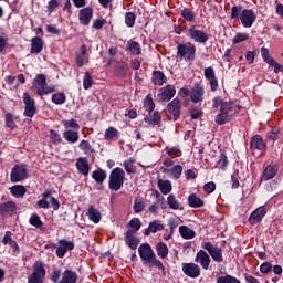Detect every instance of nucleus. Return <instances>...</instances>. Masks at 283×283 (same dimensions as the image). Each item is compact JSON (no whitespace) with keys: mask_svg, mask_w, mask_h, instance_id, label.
I'll return each instance as SVG.
<instances>
[{"mask_svg":"<svg viewBox=\"0 0 283 283\" xmlns=\"http://www.w3.org/2000/svg\"><path fill=\"white\" fill-rule=\"evenodd\" d=\"M212 109H219V114L214 117L217 125H227L240 112V107L233 102L224 101L222 97L217 96L212 99Z\"/></svg>","mask_w":283,"mask_h":283,"instance_id":"1","label":"nucleus"},{"mask_svg":"<svg viewBox=\"0 0 283 283\" xmlns=\"http://www.w3.org/2000/svg\"><path fill=\"white\" fill-rule=\"evenodd\" d=\"M138 254L140 260L144 261V264H149V266H156L159 271H161L163 275H167L165 264H163V261L156 258V253H154V250L151 249V245H149V243H143L142 245H139Z\"/></svg>","mask_w":283,"mask_h":283,"instance_id":"2","label":"nucleus"},{"mask_svg":"<svg viewBox=\"0 0 283 283\" xmlns=\"http://www.w3.org/2000/svg\"><path fill=\"white\" fill-rule=\"evenodd\" d=\"M31 90L36 92L39 96H48V94H54L56 88L52 85L48 86V82L44 74H38L33 80Z\"/></svg>","mask_w":283,"mask_h":283,"instance_id":"3","label":"nucleus"},{"mask_svg":"<svg viewBox=\"0 0 283 283\" xmlns=\"http://www.w3.org/2000/svg\"><path fill=\"white\" fill-rule=\"evenodd\" d=\"M177 59L186 61V63H193L196 61V44L191 42L179 43L177 45Z\"/></svg>","mask_w":283,"mask_h":283,"instance_id":"4","label":"nucleus"},{"mask_svg":"<svg viewBox=\"0 0 283 283\" xmlns=\"http://www.w3.org/2000/svg\"><path fill=\"white\" fill-rule=\"evenodd\" d=\"M125 185V170L120 167L114 168L108 177V189L111 191H120Z\"/></svg>","mask_w":283,"mask_h":283,"instance_id":"5","label":"nucleus"},{"mask_svg":"<svg viewBox=\"0 0 283 283\" xmlns=\"http://www.w3.org/2000/svg\"><path fill=\"white\" fill-rule=\"evenodd\" d=\"M182 114V102H180L179 98H174L171 102H169L166 106V116L168 120H172L176 123V120L180 119V116Z\"/></svg>","mask_w":283,"mask_h":283,"instance_id":"6","label":"nucleus"},{"mask_svg":"<svg viewBox=\"0 0 283 283\" xmlns=\"http://www.w3.org/2000/svg\"><path fill=\"white\" fill-rule=\"evenodd\" d=\"M45 279V266L43 262L36 261L33 265V273L28 277V283H43Z\"/></svg>","mask_w":283,"mask_h":283,"instance_id":"7","label":"nucleus"},{"mask_svg":"<svg viewBox=\"0 0 283 283\" xmlns=\"http://www.w3.org/2000/svg\"><path fill=\"white\" fill-rule=\"evenodd\" d=\"M202 249L208 251L209 255L214 262H218L219 264L224 262V258L222 256V248L214 245L213 243H211V241H208L202 244Z\"/></svg>","mask_w":283,"mask_h":283,"instance_id":"8","label":"nucleus"},{"mask_svg":"<svg viewBox=\"0 0 283 283\" xmlns=\"http://www.w3.org/2000/svg\"><path fill=\"white\" fill-rule=\"evenodd\" d=\"M188 36L195 41V43H201L202 45L209 41V33L196 28V25L188 29Z\"/></svg>","mask_w":283,"mask_h":283,"instance_id":"9","label":"nucleus"},{"mask_svg":"<svg viewBox=\"0 0 283 283\" xmlns=\"http://www.w3.org/2000/svg\"><path fill=\"white\" fill-rule=\"evenodd\" d=\"M27 178L28 168H25V165H14L10 174L11 182H23Z\"/></svg>","mask_w":283,"mask_h":283,"instance_id":"10","label":"nucleus"},{"mask_svg":"<svg viewBox=\"0 0 283 283\" xmlns=\"http://www.w3.org/2000/svg\"><path fill=\"white\" fill-rule=\"evenodd\" d=\"M24 113L28 118H34L36 114V102L30 96V93H23Z\"/></svg>","mask_w":283,"mask_h":283,"instance_id":"11","label":"nucleus"},{"mask_svg":"<svg viewBox=\"0 0 283 283\" xmlns=\"http://www.w3.org/2000/svg\"><path fill=\"white\" fill-rule=\"evenodd\" d=\"M256 20L258 15H255V11H253L252 9H244L241 12L240 21L243 28H252Z\"/></svg>","mask_w":283,"mask_h":283,"instance_id":"12","label":"nucleus"},{"mask_svg":"<svg viewBox=\"0 0 283 283\" xmlns=\"http://www.w3.org/2000/svg\"><path fill=\"white\" fill-rule=\"evenodd\" d=\"M195 262H197V264H200V266L205 271H209V265L211 264V256H209L207 251L200 250L196 254Z\"/></svg>","mask_w":283,"mask_h":283,"instance_id":"13","label":"nucleus"},{"mask_svg":"<svg viewBox=\"0 0 283 283\" xmlns=\"http://www.w3.org/2000/svg\"><path fill=\"white\" fill-rule=\"evenodd\" d=\"M182 273H185L187 277H200V265L196 263H182Z\"/></svg>","mask_w":283,"mask_h":283,"instance_id":"14","label":"nucleus"},{"mask_svg":"<svg viewBox=\"0 0 283 283\" xmlns=\"http://www.w3.org/2000/svg\"><path fill=\"white\" fill-rule=\"evenodd\" d=\"M59 244L60 245L56 248L55 252L57 258H65V253H67V251H73L74 249V242L65 239L59 240Z\"/></svg>","mask_w":283,"mask_h":283,"instance_id":"15","label":"nucleus"},{"mask_svg":"<svg viewBox=\"0 0 283 283\" xmlns=\"http://www.w3.org/2000/svg\"><path fill=\"white\" fill-rule=\"evenodd\" d=\"M205 77L209 81V85L211 87V92L218 91V77H216V70L213 67L208 66L203 71Z\"/></svg>","mask_w":283,"mask_h":283,"instance_id":"16","label":"nucleus"},{"mask_svg":"<svg viewBox=\"0 0 283 283\" xmlns=\"http://www.w3.org/2000/svg\"><path fill=\"white\" fill-rule=\"evenodd\" d=\"M176 96V87L174 85H166L161 87L158 92V98L163 102L171 101Z\"/></svg>","mask_w":283,"mask_h":283,"instance_id":"17","label":"nucleus"},{"mask_svg":"<svg viewBox=\"0 0 283 283\" xmlns=\"http://www.w3.org/2000/svg\"><path fill=\"white\" fill-rule=\"evenodd\" d=\"M75 63L78 67H83L85 63H90V55H87V46L85 44H82L80 53L75 54Z\"/></svg>","mask_w":283,"mask_h":283,"instance_id":"18","label":"nucleus"},{"mask_svg":"<svg viewBox=\"0 0 283 283\" xmlns=\"http://www.w3.org/2000/svg\"><path fill=\"white\" fill-rule=\"evenodd\" d=\"M190 101L192 103H202L205 101V87L200 85L193 86L190 91Z\"/></svg>","mask_w":283,"mask_h":283,"instance_id":"19","label":"nucleus"},{"mask_svg":"<svg viewBox=\"0 0 283 283\" xmlns=\"http://www.w3.org/2000/svg\"><path fill=\"white\" fill-rule=\"evenodd\" d=\"M125 242L126 244H128L129 249H132L133 251L138 249V244H140V239H138V237H136V232L132 231V230H127L125 232Z\"/></svg>","mask_w":283,"mask_h":283,"instance_id":"20","label":"nucleus"},{"mask_svg":"<svg viewBox=\"0 0 283 283\" xmlns=\"http://www.w3.org/2000/svg\"><path fill=\"white\" fill-rule=\"evenodd\" d=\"M250 147L253 150L258 151H266V143H264V138L261 135H254L251 138Z\"/></svg>","mask_w":283,"mask_h":283,"instance_id":"21","label":"nucleus"},{"mask_svg":"<svg viewBox=\"0 0 283 283\" xmlns=\"http://www.w3.org/2000/svg\"><path fill=\"white\" fill-rule=\"evenodd\" d=\"M92 17H94V11L92 10V8L86 7L84 9L80 10V23H82V25H90V21H92Z\"/></svg>","mask_w":283,"mask_h":283,"instance_id":"22","label":"nucleus"},{"mask_svg":"<svg viewBox=\"0 0 283 283\" xmlns=\"http://www.w3.org/2000/svg\"><path fill=\"white\" fill-rule=\"evenodd\" d=\"M264 216H266V209H264V207L256 208L249 218L250 224H258V222H262V218H264Z\"/></svg>","mask_w":283,"mask_h":283,"instance_id":"23","label":"nucleus"},{"mask_svg":"<svg viewBox=\"0 0 283 283\" xmlns=\"http://www.w3.org/2000/svg\"><path fill=\"white\" fill-rule=\"evenodd\" d=\"M0 213L1 216H12V213H17V203H14V201L1 203Z\"/></svg>","mask_w":283,"mask_h":283,"instance_id":"24","label":"nucleus"},{"mask_svg":"<svg viewBox=\"0 0 283 283\" xmlns=\"http://www.w3.org/2000/svg\"><path fill=\"white\" fill-rule=\"evenodd\" d=\"M77 171L82 174L83 176L90 175V163L87 161V158L80 157L75 164Z\"/></svg>","mask_w":283,"mask_h":283,"instance_id":"25","label":"nucleus"},{"mask_svg":"<svg viewBox=\"0 0 283 283\" xmlns=\"http://www.w3.org/2000/svg\"><path fill=\"white\" fill-rule=\"evenodd\" d=\"M43 52V39L34 36L31 39V54H41Z\"/></svg>","mask_w":283,"mask_h":283,"instance_id":"26","label":"nucleus"},{"mask_svg":"<svg viewBox=\"0 0 283 283\" xmlns=\"http://www.w3.org/2000/svg\"><path fill=\"white\" fill-rule=\"evenodd\" d=\"M105 140H108L111 143H116L118 138H120V132L114 127H108L104 133Z\"/></svg>","mask_w":283,"mask_h":283,"instance_id":"27","label":"nucleus"},{"mask_svg":"<svg viewBox=\"0 0 283 283\" xmlns=\"http://www.w3.org/2000/svg\"><path fill=\"white\" fill-rule=\"evenodd\" d=\"M188 205L191 209H200V207H205V201L196 193H191L188 197Z\"/></svg>","mask_w":283,"mask_h":283,"instance_id":"28","label":"nucleus"},{"mask_svg":"<svg viewBox=\"0 0 283 283\" xmlns=\"http://www.w3.org/2000/svg\"><path fill=\"white\" fill-rule=\"evenodd\" d=\"M165 226L160 223V221L155 220L149 223L148 228L145 230V235H150V233H158V231H163Z\"/></svg>","mask_w":283,"mask_h":283,"instance_id":"29","label":"nucleus"},{"mask_svg":"<svg viewBox=\"0 0 283 283\" xmlns=\"http://www.w3.org/2000/svg\"><path fill=\"white\" fill-rule=\"evenodd\" d=\"M87 217L91 222H94V224H98L101 222V211L98 209L94 208V206H90L87 210Z\"/></svg>","mask_w":283,"mask_h":283,"instance_id":"30","label":"nucleus"},{"mask_svg":"<svg viewBox=\"0 0 283 283\" xmlns=\"http://www.w3.org/2000/svg\"><path fill=\"white\" fill-rule=\"evenodd\" d=\"M275 176H277V166L268 165L263 171V180H272Z\"/></svg>","mask_w":283,"mask_h":283,"instance_id":"31","label":"nucleus"},{"mask_svg":"<svg viewBox=\"0 0 283 283\" xmlns=\"http://www.w3.org/2000/svg\"><path fill=\"white\" fill-rule=\"evenodd\" d=\"M10 192L13 198H23L28 193V189L22 185H14L10 188Z\"/></svg>","mask_w":283,"mask_h":283,"instance_id":"32","label":"nucleus"},{"mask_svg":"<svg viewBox=\"0 0 283 283\" xmlns=\"http://www.w3.org/2000/svg\"><path fill=\"white\" fill-rule=\"evenodd\" d=\"M167 205L169 209H172L174 211H182V205H180V201L176 199L175 195H169L167 197Z\"/></svg>","mask_w":283,"mask_h":283,"instance_id":"33","label":"nucleus"},{"mask_svg":"<svg viewBox=\"0 0 283 283\" xmlns=\"http://www.w3.org/2000/svg\"><path fill=\"white\" fill-rule=\"evenodd\" d=\"M92 178L97 182V185H103L105 182V179L107 178V171L98 168L97 170H94L92 172Z\"/></svg>","mask_w":283,"mask_h":283,"instance_id":"34","label":"nucleus"},{"mask_svg":"<svg viewBox=\"0 0 283 283\" xmlns=\"http://www.w3.org/2000/svg\"><path fill=\"white\" fill-rule=\"evenodd\" d=\"M76 280H78V275H76L75 272L66 270L64 271L62 279L59 283H76Z\"/></svg>","mask_w":283,"mask_h":283,"instance_id":"35","label":"nucleus"},{"mask_svg":"<svg viewBox=\"0 0 283 283\" xmlns=\"http://www.w3.org/2000/svg\"><path fill=\"white\" fill-rule=\"evenodd\" d=\"M63 138H64V140H66V143H71L72 145H74V143H78V132L64 130Z\"/></svg>","mask_w":283,"mask_h":283,"instance_id":"36","label":"nucleus"},{"mask_svg":"<svg viewBox=\"0 0 283 283\" xmlns=\"http://www.w3.org/2000/svg\"><path fill=\"white\" fill-rule=\"evenodd\" d=\"M126 50H128V52H130V54H133L134 56H138L142 54L140 44L136 41H128Z\"/></svg>","mask_w":283,"mask_h":283,"instance_id":"37","label":"nucleus"},{"mask_svg":"<svg viewBox=\"0 0 283 283\" xmlns=\"http://www.w3.org/2000/svg\"><path fill=\"white\" fill-rule=\"evenodd\" d=\"M156 252L158 258H160L161 260H165V258L169 255V248L165 242H159L156 244Z\"/></svg>","mask_w":283,"mask_h":283,"instance_id":"38","label":"nucleus"},{"mask_svg":"<svg viewBox=\"0 0 283 283\" xmlns=\"http://www.w3.org/2000/svg\"><path fill=\"white\" fill-rule=\"evenodd\" d=\"M153 83L154 85L163 86L165 83H167V76H165V73L161 71H155L153 73Z\"/></svg>","mask_w":283,"mask_h":283,"instance_id":"39","label":"nucleus"},{"mask_svg":"<svg viewBox=\"0 0 283 283\" xmlns=\"http://www.w3.org/2000/svg\"><path fill=\"white\" fill-rule=\"evenodd\" d=\"M179 233L185 240H193L196 238V231L189 229L187 226L179 227Z\"/></svg>","mask_w":283,"mask_h":283,"instance_id":"40","label":"nucleus"},{"mask_svg":"<svg viewBox=\"0 0 283 283\" xmlns=\"http://www.w3.org/2000/svg\"><path fill=\"white\" fill-rule=\"evenodd\" d=\"M158 188H159V191L164 196H167V193H171V189H172L171 181L159 179L158 180Z\"/></svg>","mask_w":283,"mask_h":283,"instance_id":"41","label":"nucleus"},{"mask_svg":"<svg viewBox=\"0 0 283 283\" xmlns=\"http://www.w3.org/2000/svg\"><path fill=\"white\" fill-rule=\"evenodd\" d=\"M163 120V117L160 116V112L155 111L153 115H150L149 117H145V123H147L148 125H160Z\"/></svg>","mask_w":283,"mask_h":283,"instance_id":"42","label":"nucleus"},{"mask_svg":"<svg viewBox=\"0 0 283 283\" xmlns=\"http://www.w3.org/2000/svg\"><path fill=\"white\" fill-rule=\"evenodd\" d=\"M134 163H136V159H134V157H130L126 160H124L123 167L126 171V174H136L137 169L136 166L134 165Z\"/></svg>","mask_w":283,"mask_h":283,"instance_id":"43","label":"nucleus"},{"mask_svg":"<svg viewBox=\"0 0 283 283\" xmlns=\"http://www.w3.org/2000/svg\"><path fill=\"white\" fill-rule=\"evenodd\" d=\"M62 125L66 130L81 129V125H78V122L74 118L63 119Z\"/></svg>","mask_w":283,"mask_h":283,"instance_id":"44","label":"nucleus"},{"mask_svg":"<svg viewBox=\"0 0 283 283\" xmlns=\"http://www.w3.org/2000/svg\"><path fill=\"white\" fill-rule=\"evenodd\" d=\"M29 223L31 227H35V229H43V221H41V217H39L36 213L31 214Z\"/></svg>","mask_w":283,"mask_h":283,"instance_id":"45","label":"nucleus"},{"mask_svg":"<svg viewBox=\"0 0 283 283\" xmlns=\"http://www.w3.org/2000/svg\"><path fill=\"white\" fill-rule=\"evenodd\" d=\"M49 138L53 143V145H61V143H63V138H61V134H59V132L54 129L50 130Z\"/></svg>","mask_w":283,"mask_h":283,"instance_id":"46","label":"nucleus"},{"mask_svg":"<svg viewBox=\"0 0 283 283\" xmlns=\"http://www.w3.org/2000/svg\"><path fill=\"white\" fill-rule=\"evenodd\" d=\"M217 283H242L238 280V277L232 276L231 274H227L224 276H219L217 279Z\"/></svg>","mask_w":283,"mask_h":283,"instance_id":"47","label":"nucleus"},{"mask_svg":"<svg viewBox=\"0 0 283 283\" xmlns=\"http://www.w3.org/2000/svg\"><path fill=\"white\" fill-rule=\"evenodd\" d=\"M261 56H262L264 63H268L269 65H273L275 59H273L271 56V54L269 53V49L261 48Z\"/></svg>","mask_w":283,"mask_h":283,"instance_id":"48","label":"nucleus"},{"mask_svg":"<svg viewBox=\"0 0 283 283\" xmlns=\"http://www.w3.org/2000/svg\"><path fill=\"white\" fill-rule=\"evenodd\" d=\"M133 209L135 213H143L145 211V200L143 198H136Z\"/></svg>","mask_w":283,"mask_h":283,"instance_id":"49","label":"nucleus"},{"mask_svg":"<svg viewBox=\"0 0 283 283\" xmlns=\"http://www.w3.org/2000/svg\"><path fill=\"white\" fill-rule=\"evenodd\" d=\"M244 41H249V33L239 32L232 39L233 45H238V43H244Z\"/></svg>","mask_w":283,"mask_h":283,"instance_id":"50","label":"nucleus"},{"mask_svg":"<svg viewBox=\"0 0 283 283\" xmlns=\"http://www.w3.org/2000/svg\"><path fill=\"white\" fill-rule=\"evenodd\" d=\"M94 83V80L92 78V74L90 71H86L84 73V78H83V88L84 90H90Z\"/></svg>","mask_w":283,"mask_h":283,"instance_id":"51","label":"nucleus"},{"mask_svg":"<svg viewBox=\"0 0 283 283\" xmlns=\"http://www.w3.org/2000/svg\"><path fill=\"white\" fill-rule=\"evenodd\" d=\"M181 17L185 19V21H188L189 23L196 21V13L189 9H184L181 11Z\"/></svg>","mask_w":283,"mask_h":283,"instance_id":"52","label":"nucleus"},{"mask_svg":"<svg viewBox=\"0 0 283 283\" xmlns=\"http://www.w3.org/2000/svg\"><path fill=\"white\" fill-rule=\"evenodd\" d=\"M128 226L130 227V231L134 233L140 231V227H143V223L140 222V219L134 218L128 222Z\"/></svg>","mask_w":283,"mask_h":283,"instance_id":"53","label":"nucleus"},{"mask_svg":"<svg viewBox=\"0 0 283 283\" xmlns=\"http://www.w3.org/2000/svg\"><path fill=\"white\" fill-rule=\"evenodd\" d=\"M80 149L82 151H84V154H94V147H92L90 145V142L83 139L81 143H80Z\"/></svg>","mask_w":283,"mask_h":283,"instance_id":"54","label":"nucleus"},{"mask_svg":"<svg viewBox=\"0 0 283 283\" xmlns=\"http://www.w3.org/2000/svg\"><path fill=\"white\" fill-rule=\"evenodd\" d=\"M125 23L127 28H134L136 23V15L134 14V12H127L125 14Z\"/></svg>","mask_w":283,"mask_h":283,"instance_id":"55","label":"nucleus"},{"mask_svg":"<svg viewBox=\"0 0 283 283\" xmlns=\"http://www.w3.org/2000/svg\"><path fill=\"white\" fill-rule=\"evenodd\" d=\"M144 107L148 114H151L154 109H156V104L154 103V99H151V97L147 96L146 101L144 102Z\"/></svg>","mask_w":283,"mask_h":283,"instance_id":"56","label":"nucleus"},{"mask_svg":"<svg viewBox=\"0 0 283 283\" xmlns=\"http://www.w3.org/2000/svg\"><path fill=\"white\" fill-rule=\"evenodd\" d=\"M66 97L63 93H55L52 95V103L55 105H63L65 103Z\"/></svg>","mask_w":283,"mask_h":283,"instance_id":"57","label":"nucleus"},{"mask_svg":"<svg viewBox=\"0 0 283 283\" xmlns=\"http://www.w3.org/2000/svg\"><path fill=\"white\" fill-rule=\"evenodd\" d=\"M227 165H229V159L224 153H221L219 160L217 163V167L219 169H227Z\"/></svg>","mask_w":283,"mask_h":283,"instance_id":"58","label":"nucleus"},{"mask_svg":"<svg viewBox=\"0 0 283 283\" xmlns=\"http://www.w3.org/2000/svg\"><path fill=\"white\" fill-rule=\"evenodd\" d=\"M168 171H170V174L175 178V180H178V178H180V176H182V166L176 165Z\"/></svg>","mask_w":283,"mask_h":283,"instance_id":"59","label":"nucleus"},{"mask_svg":"<svg viewBox=\"0 0 283 283\" xmlns=\"http://www.w3.org/2000/svg\"><path fill=\"white\" fill-rule=\"evenodd\" d=\"M244 10H242V6H234L231 8V19H240V17L242 15V12Z\"/></svg>","mask_w":283,"mask_h":283,"instance_id":"60","label":"nucleus"},{"mask_svg":"<svg viewBox=\"0 0 283 283\" xmlns=\"http://www.w3.org/2000/svg\"><path fill=\"white\" fill-rule=\"evenodd\" d=\"M6 125L9 129H14L17 127V123H14V117L10 113L6 114Z\"/></svg>","mask_w":283,"mask_h":283,"instance_id":"61","label":"nucleus"},{"mask_svg":"<svg viewBox=\"0 0 283 283\" xmlns=\"http://www.w3.org/2000/svg\"><path fill=\"white\" fill-rule=\"evenodd\" d=\"M165 151L168 154V156H178V154H180V148L176 146H167Z\"/></svg>","mask_w":283,"mask_h":283,"instance_id":"62","label":"nucleus"},{"mask_svg":"<svg viewBox=\"0 0 283 283\" xmlns=\"http://www.w3.org/2000/svg\"><path fill=\"white\" fill-rule=\"evenodd\" d=\"M35 209H50V201L46 199H40L35 203Z\"/></svg>","mask_w":283,"mask_h":283,"instance_id":"63","label":"nucleus"},{"mask_svg":"<svg viewBox=\"0 0 283 283\" xmlns=\"http://www.w3.org/2000/svg\"><path fill=\"white\" fill-rule=\"evenodd\" d=\"M206 193H213L216 191V182L210 181L203 186Z\"/></svg>","mask_w":283,"mask_h":283,"instance_id":"64","label":"nucleus"}]
</instances>
